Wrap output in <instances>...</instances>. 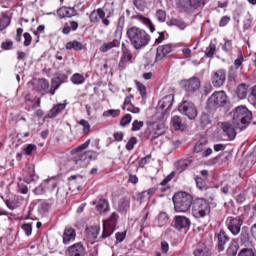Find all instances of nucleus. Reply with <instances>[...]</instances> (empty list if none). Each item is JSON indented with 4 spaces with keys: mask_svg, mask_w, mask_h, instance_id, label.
I'll return each mask as SVG.
<instances>
[{
    "mask_svg": "<svg viewBox=\"0 0 256 256\" xmlns=\"http://www.w3.org/2000/svg\"><path fill=\"white\" fill-rule=\"evenodd\" d=\"M126 35L134 49L139 50L143 47H147V44L151 41V36L148 35L147 31L137 26H132L127 29Z\"/></svg>",
    "mask_w": 256,
    "mask_h": 256,
    "instance_id": "1",
    "label": "nucleus"
},
{
    "mask_svg": "<svg viewBox=\"0 0 256 256\" xmlns=\"http://www.w3.org/2000/svg\"><path fill=\"white\" fill-rule=\"evenodd\" d=\"M252 119L253 114L247 107L238 106L233 111L232 125L235 129L243 131V129H247V126L251 123Z\"/></svg>",
    "mask_w": 256,
    "mask_h": 256,
    "instance_id": "2",
    "label": "nucleus"
},
{
    "mask_svg": "<svg viewBox=\"0 0 256 256\" xmlns=\"http://www.w3.org/2000/svg\"><path fill=\"white\" fill-rule=\"evenodd\" d=\"M173 203L177 213H187L193 205V196L187 192H178L173 196Z\"/></svg>",
    "mask_w": 256,
    "mask_h": 256,
    "instance_id": "3",
    "label": "nucleus"
},
{
    "mask_svg": "<svg viewBox=\"0 0 256 256\" xmlns=\"http://www.w3.org/2000/svg\"><path fill=\"white\" fill-rule=\"evenodd\" d=\"M211 213L209 202L203 198H198L192 204V215L195 219H205Z\"/></svg>",
    "mask_w": 256,
    "mask_h": 256,
    "instance_id": "4",
    "label": "nucleus"
},
{
    "mask_svg": "<svg viewBox=\"0 0 256 256\" xmlns=\"http://www.w3.org/2000/svg\"><path fill=\"white\" fill-rule=\"evenodd\" d=\"M229 101L227 93L225 91H215L207 101L208 109H219V107H225Z\"/></svg>",
    "mask_w": 256,
    "mask_h": 256,
    "instance_id": "5",
    "label": "nucleus"
},
{
    "mask_svg": "<svg viewBox=\"0 0 256 256\" xmlns=\"http://www.w3.org/2000/svg\"><path fill=\"white\" fill-rule=\"evenodd\" d=\"M59 184V176H53L44 180L40 186L35 188L34 193L35 195H43L47 191H55L57 185Z\"/></svg>",
    "mask_w": 256,
    "mask_h": 256,
    "instance_id": "6",
    "label": "nucleus"
},
{
    "mask_svg": "<svg viewBox=\"0 0 256 256\" xmlns=\"http://www.w3.org/2000/svg\"><path fill=\"white\" fill-rule=\"evenodd\" d=\"M225 223L232 235L237 236L241 233V227H243V218L241 216H229Z\"/></svg>",
    "mask_w": 256,
    "mask_h": 256,
    "instance_id": "7",
    "label": "nucleus"
},
{
    "mask_svg": "<svg viewBox=\"0 0 256 256\" xmlns=\"http://www.w3.org/2000/svg\"><path fill=\"white\" fill-rule=\"evenodd\" d=\"M119 219V215L116 213H112L108 220H105L103 223V239H107V237H111L115 231V227H117V220Z\"/></svg>",
    "mask_w": 256,
    "mask_h": 256,
    "instance_id": "8",
    "label": "nucleus"
},
{
    "mask_svg": "<svg viewBox=\"0 0 256 256\" xmlns=\"http://www.w3.org/2000/svg\"><path fill=\"white\" fill-rule=\"evenodd\" d=\"M178 111H180L182 115H186L190 120L197 118V107H195V104L191 101L184 100L178 107Z\"/></svg>",
    "mask_w": 256,
    "mask_h": 256,
    "instance_id": "9",
    "label": "nucleus"
},
{
    "mask_svg": "<svg viewBox=\"0 0 256 256\" xmlns=\"http://www.w3.org/2000/svg\"><path fill=\"white\" fill-rule=\"evenodd\" d=\"M97 152L93 150L86 151L76 157L73 158L75 165L79 167H87V163L92 161V159H97Z\"/></svg>",
    "mask_w": 256,
    "mask_h": 256,
    "instance_id": "10",
    "label": "nucleus"
},
{
    "mask_svg": "<svg viewBox=\"0 0 256 256\" xmlns=\"http://www.w3.org/2000/svg\"><path fill=\"white\" fill-rule=\"evenodd\" d=\"M181 85L187 93H195L201 89V80L197 77H192L181 81Z\"/></svg>",
    "mask_w": 256,
    "mask_h": 256,
    "instance_id": "11",
    "label": "nucleus"
},
{
    "mask_svg": "<svg viewBox=\"0 0 256 256\" xmlns=\"http://www.w3.org/2000/svg\"><path fill=\"white\" fill-rule=\"evenodd\" d=\"M227 75L225 73V70L223 69H219L215 72L212 73L211 75V83L213 85V87H223V85H225V79H226Z\"/></svg>",
    "mask_w": 256,
    "mask_h": 256,
    "instance_id": "12",
    "label": "nucleus"
},
{
    "mask_svg": "<svg viewBox=\"0 0 256 256\" xmlns=\"http://www.w3.org/2000/svg\"><path fill=\"white\" fill-rule=\"evenodd\" d=\"M215 238L217 242L216 247L219 253L225 251V246L227 245V243H229V235H227V232L221 230L218 233H216Z\"/></svg>",
    "mask_w": 256,
    "mask_h": 256,
    "instance_id": "13",
    "label": "nucleus"
},
{
    "mask_svg": "<svg viewBox=\"0 0 256 256\" xmlns=\"http://www.w3.org/2000/svg\"><path fill=\"white\" fill-rule=\"evenodd\" d=\"M179 5L184 11H191V9H198L201 5H205V0H180Z\"/></svg>",
    "mask_w": 256,
    "mask_h": 256,
    "instance_id": "14",
    "label": "nucleus"
},
{
    "mask_svg": "<svg viewBox=\"0 0 256 256\" xmlns=\"http://www.w3.org/2000/svg\"><path fill=\"white\" fill-rule=\"evenodd\" d=\"M171 51H173V44H164L158 46L156 50L155 62L162 61V59H165V57H167V55H169Z\"/></svg>",
    "mask_w": 256,
    "mask_h": 256,
    "instance_id": "15",
    "label": "nucleus"
},
{
    "mask_svg": "<svg viewBox=\"0 0 256 256\" xmlns=\"http://www.w3.org/2000/svg\"><path fill=\"white\" fill-rule=\"evenodd\" d=\"M76 238H77V230H75V228L71 226H67L64 229V232L62 235L64 245H69V243H73V241H75Z\"/></svg>",
    "mask_w": 256,
    "mask_h": 256,
    "instance_id": "16",
    "label": "nucleus"
},
{
    "mask_svg": "<svg viewBox=\"0 0 256 256\" xmlns=\"http://www.w3.org/2000/svg\"><path fill=\"white\" fill-rule=\"evenodd\" d=\"M57 15L59 19H65V17L71 18L77 15V10L75 7L62 6L57 10Z\"/></svg>",
    "mask_w": 256,
    "mask_h": 256,
    "instance_id": "17",
    "label": "nucleus"
},
{
    "mask_svg": "<svg viewBox=\"0 0 256 256\" xmlns=\"http://www.w3.org/2000/svg\"><path fill=\"white\" fill-rule=\"evenodd\" d=\"M221 129L225 135L230 139V141H233L235 137H237V132L235 131V126L229 122H224L221 124Z\"/></svg>",
    "mask_w": 256,
    "mask_h": 256,
    "instance_id": "18",
    "label": "nucleus"
},
{
    "mask_svg": "<svg viewBox=\"0 0 256 256\" xmlns=\"http://www.w3.org/2000/svg\"><path fill=\"white\" fill-rule=\"evenodd\" d=\"M173 100H174L173 94H169V95L163 97L159 101L158 107L160 109H162V111H169V109H171V107H173Z\"/></svg>",
    "mask_w": 256,
    "mask_h": 256,
    "instance_id": "19",
    "label": "nucleus"
},
{
    "mask_svg": "<svg viewBox=\"0 0 256 256\" xmlns=\"http://www.w3.org/2000/svg\"><path fill=\"white\" fill-rule=\"evenodd\" d=\"M105 15V10L102 8L93 10L89 16L90 23H99L101 19H105Z\"/></svg>",
    "mask_w": 256,
    "mask_h": 256,
    "instance_id": "20",
    "label": "nucleus"
},
{
    "mask_svg": "<svg viewBox=\"0 0 256 256\" xmlns=\"http://www.w3.org/2000/svg\"><path fill=\"white\" fill-rule=\"evenodd\" d=\"M68 252L70 256H85V247L81 243H76L69 247Z\"/></svg>",
    "mask_w": 256,
    "mask_h": 256,
    "instance_id": "21",
    "label": "nucleus"
},
{
    "mask_svg": "<svg viewBox=\"0 0 256 256\" xmlns=\"http://www.w3.org/2000/svg\"><path fill=\"white\" fill-rule=\"evenodd\" d=\"M174 221L176 229H185L191 225V220L185 216H175Z\"/></svg>",
    "mask_w": 256,
    "mask_h": 256,
    "instance_id": "22",
    "label": "nucleus"
},
{
    "mask_svg": "<svg viewBox=\"0 0 256 256\" xmlns=\"http://www.w3.org/2000/svg\"><path fill=\"white\" fill-rule=\"evenodd\" d=\"M25 177L24 181L26 183H31L35 179V165L34 164H28L27 167L24 170Z\"/></svg>",
    "mask_w": 256,
    "mask_h": 256,
    "instance_id": "23",
    "label": "nucleus"
},
{
    "mask_svg": "<svg viewBox=\"0 0 256 256\" xmlns=\"http://www.w3.org/2000/svg\"><path fill=\"white\" fill-rule=\"evenodd\" d=\"M65 107H67V105L64 103L55 105L46 115V119H55L61 111H64Z\"/></svg>",
    "mask_w": 256,
    "mask_h": 256,
    "instance_id": "24",
    "label": "nucleus"
},
{
    "mask_svg": "<svg viewBox=\"0 0 256 256\" xmlns=\"http://www.w3.org/2000/svg\"><path fill=\"white\" fill-rule=\"evenodd\" d=\"M133 59V55L131 54V51L129 49H125L122 52V57L119 62V69H125L127 67V63Z\"/></svg>",
    "mask_w": 256,
    "mask_h": 256,
    "instance_id": "25",
    "label": "nucleus"
},
{
    "mask_svg": "<svg viewBox=\"0 0 256 256\" xmlns=\"http://www.w3.org/2000/svg\"><path fill=\"white\" fill-rule=\"evenodd\" d=\"M121 45V41L119 39H113L111 42H106L102 44L100 47L101 53H107L111 51V49H115V47H119Z\"/></svg>",
    "mask_w": 256,
    "mask_h": 256,
    "instance_id": "26",
    "label": "nucleus"
},
{
    "mask_svg": "<svg viewBox=\"0 0 256 256\" xmlns=\"http://www.w3.org/2000/svg\"><path fill=\"white\" fill-rule=\"evenodd\" d=\"M131 207V200L129 198L123 197L118 201V211L120 213H127Z\"/></svg>",
    "mask_w": 256,
    "mask_h": 256,
    "instance_id": "27",
    "label": "nucleus"
},
{
    "mask_svg": "<svg viewBox=\"0 0 256 256\" xmlns=\"http://www.w3.org/2000/svg\"><path fill=\"white\" fill-rule=\"evenodd\" d=\"M236 94L240 99H247V95H249V85L245 83L238 85Z\"/></svg>",
    "mask_w": 256,
    "mask_h": 256,
    "instance_id": "28",
    "label": "nucleus"
},
{
    "mask_svg": "<svg viewBox=\"0 0 256 256\" xmlns=\"http://www.w3.org/2000/svg\"><path fill=\"white\" fill-rule=\"evenodd\" d=\"M92 205H96L97 211L99 213H106L109 210V203L105 199H99V201H93Z\"/></svg>",
    "mask_w": 256,
    "mask_h": 256,
    "instance_id": "29",
    "label": "nucleus"
},
{
    "mask_svg": "<svg viewBox=\"0 0 256 256\" xmlns=\"http://www.w3.org/2000/svg\"><path fill=\"white\" fill-rule=\"evenodd\" d=\"M11 25V15L9 13H4L0 17V31H5L7 27Z\"/></svg>",
    "mask_w": 256,
    "mask_h": 256,
    "instance_id": "30",
    "label": "nucleus"
},
{
    "mask_svg": "<svg viewBox=\"0 0 256 256\" xmlns=\"http://www.w3.org/2000/svg\"><path fill=\"white\" fill-rule=\"evenodd\" d=\"M100 228L98 226H92L86 229V237L90 241H94L99 236Z\"/></svg>",
    "mask_w": 256,
    "mask_h": 256,
    "instance_id": "31",
    "label": "nucleus"
},
{
    "mask_svg": "<svg viewBox=\"0 0 256 256\" xmlns=\"http://www.w3.org/2000/svg\"><path fill=\"white\" fill-rule=\"evenodd\" d=\"M171 125L175 129V131H179L181 129H185V124L180 116H173L171 119Z\"/></svg>",
    "mask_w": 256,
    "mask_h": 256,
    "instance_id": "32",
    "label": "nucleus"
},
{
    "mask_svg": "<svg viewBox=\"0 0 256 256\" xmlns=\"http://www.w3.org/2000/svg\"><path fill=\"white\" fill-rule=\"evenodd\" d=\"M239 251V245L235 240H232L226 249V255L227 256H237V253Z\"/></svg>",
    "mask_w": 256,
    "mask_h": 256,
    "instance_id": "33",
    "label": "nucleus"
},
{
    "mask_svg": "<svg viewBox=\"0 0 256 256\" xmlns=\"http://www.w3.org/2000/svg\"><path fill=\"white\" fill-rule=\"evenodd\" d=\"M65 49H67V51H71V49H73L74 51H82L83 43H81L77 40L70 41V42L66 43Z\"/></svg>",
    "mask_w": 256,
    "mask_h": 256,
    "instance_id": "34",
    "label": "nucleus"
},
{
    "mask_svg": "<svg viewBox=\"0 0 256 256\" xmlns=\"http://www.w3.org/2000/svg\"><path fill=\"white\" fill-rule=\"evenodd\" d=\"M163 132H161V130L159 129V126L157 125H153L152 127H150L148 129V134H147V137L149 139H157V137H160V135L162 134Z\"/></svg>",
    "mask_w": 256,
    "mask_h": 256,
    "instance_id": "35",
    "label": "nucleus"
},
{
    "mask_svg": "<svg viewBox=\"0 0 256 256\" xmlns=\"http://www.w3.org/2000/svg\"><path fill=\"white\" fill-rule=\"evenodd\" d=\"M194 256H211V251L205 245H200L194 250Z\"/></svg>",
    "mask_w": 256,
    "mask_h": 256,
    "instance_id": "36",
    "label": "nucleus"
},
{
    "mask_svg": "<svg viewBox=\"0 0 256 256\" xmlns=\"http://www.w3.org/2000/svg\"><path fill=\"white\" fill-rule=\"evenodd\" d=\"M156 223L159 227H165V225H167V223H169V215L165 212H160Z\"/></svg>",
    "mask_w": 256,
    "mask_h": 256,
    "instance_id": "37",
    "label": "nucleus"
},
{
    "mask_svg": "<svg viewBox=\"0 0 256 256\" xmlns=\"http://www.w3.org/2000/svg\"><path fill=\"white\" fill-rule=\"evenodd\" d=\"M139 21L149 29L150 33H154L155 25H153V22H151L149 18H146L145 16H139Z\"/></svg>",
    "mask_w": 256,
    "mask_h": 256,
    "instance_id": "38",
    "label": "nucleus"
},
{
    "mask_svg": "<svg viewBox=\"0 0 256 256\" xmlns=\"http://www.w3.org/2000/svg\"><path fill=\"white\" fill-rule=\"evenodd\" d=\"M91 145V140L88 139L85 141V143L79 145L78 147L71 150V155H76V153H81L82 151H85Z\"/></svg>",
    "mask_w": 256,
    "mask_h": 256,
    "instance_id": "39",
    "label": "nucleus"
},
{
    "mask_svg": "<svg viewBox=\"0 0 256 256\" xmlns=\"http://www.w3.org/2000/svg\"><path fill=\"white\" fill-rule=\"evenodd\" d=\"M134 5L139 11H145L149 5V0H134Z\"/></svg>",
    "mask_w": 256,
    "mask_h": 256,
    "instance_id": "40",
    "label": "nucleus"
},
{
    "mask_svg": "<svg viewBox=\"0 0 256 256\" xmlns=\"http://www.w3.org/2000/svg\"><path fill=\"white\" fill-rule=\"evenodd\" d=\"M195 181L197 189H199L200 191H207V183L204 181L203 178L197 176L195 178Z\"/></svg>",
    "mask_w": 256,
    "mask_h": 256,
    "instance_id": "41",
    "label": "nucleus"
},
{
    "mask_svg": "<svg viewBox=\"0 0 256 256\" xmlns=\"http://www.w3.org/2000/svg\"><path fill=\"white\" fill-rule=\"evenodd\" d=\"M71 82L74 85H83V83H85V77H83V75H81V74H74L71 77Z\"/></svg>",
    "mask_w": 256,
    "mask_h": 256,
    "instance_id": "42",
    "label": "nucleus"
},
{
    "mask_svg": "<svg viewBox=\"0 0 256 256\" xmlns=\"http://www.w3.org/2000/svg\"><path fill=\"white\" fill-rule=\"evenodd\" d=\"M216 50L217 46L215 45V43L210 42L209 46L206 48L205 56L210 58L213 57V55H215Z\"/></svg>",
    "mask_w": 256,
    "mask_h": 256,
    "instance_id": "43",
    "label": "nucleus"
},
{
    "mask_svg": "<svg viewBox=\"0 0 256 256\" xmlns=\"http://www.w3.org/2000/svg\"><path fill=\"white\" fill-rule=\"evenodd\" d=\"M34 151H37V145L35 144H26L23 146V152L26 155H33Z\"/></svg>",
    "mask_w": 256,
    "mask_h": 256,
    "instance_id": "44",
    "label": "nucleus"
},
{
    "mask_svg": "<svg viewBox=\"0 0 256 256\" xmlns=\"http://www.w3.org/2000/svg\"><path fill=\"white\" fill-rule=\"evenodd\" d=\"M121 115V110L110 109L103 112V117H119Z\"/></svg>",
    "mask_w": 256,
    "mask_h": 256,
    "instance_id": "45",
    "label": "nucleus"
},
{
    "mask_svg": "<svg viewBox=\"0 0 256 256\" xmlns=\"http://www.w3.org/2000/svg\"><path fill=\"white\" fill-rule=\"evenodd\" d=\"M79 125L83 127V133L89 135V132L91 131V124H89V121L82 119L80 120Z\"/></svg>",
    "mask_w": 256,
    "mask_h": 256,
    "instance_id": "46",
    "label": "nucleus"
},
{
    "mask_svg": "<svg viewBox=\"0 0 256 256\" xmlns=\"http://www.w3.org/2000/svg\"><path fill=\"white\" fill-rule=\"evenodd\" d=\"M200 123H201L202 127H207V125H209L211 123V117L209 116V114L203 113L200 116Z\"/></svg>",
    "mask_w": 256,
    "mask_h": 256,
    "instance_id": "47",
    "label": "nucleus"
},
{
    "mask_svg": "<svg viewBox=\"0 0 256 256\" xmlns=\"http://www.w3.org/2000/svg\"><path fill=\"white\" fill-rule=\"evenodd\" d=\"M156 18L160 23H165L167 19V12H165L164 10H158L156 12Z\"/></svg>",
    "mask_w": 256,
    "mask_h": 256,
    "instance_id": "48",
    "label": "nucleus"
},
{
    "mask_svg": "<svg viewBox=\"0 0 256 256\" xmlns=\"http://www.w3.org/2000/svg\"><path fill=\"white\" fill-rule=\"evenodd\" d=\"M137 89L142 97V99H145L147 97V87L143 85L142 83H136Z\"/></svg>",
    "mask_w": 256,
    "mask_h": 256,
    "instance_id": "49",
    "label": "nucleus"
},
{
    "mask_svg": "<svg viewBox=\"0 0 256 256\" xmlns=\"http://www.w3.org/2000/svg\"><path fill=\"white\" fill-rule=\"evenodd\" d=\"M143 125H145L143 121L134 120L132 123L131 131H141V129H143Z\"/></svg>",
    "mask_w": 256,
    "mask_h": 256,
    "instance_id": "50",
    "label": "nucleus"
},
{
    "mask_svg": "<svg viewBox=\"0 0 256 256\" xmlns=\"http://www.w3.org/2000/svg\"><path fill=\"white\" fill-rule=\"evenodd\" d=\"M133 117L131 116V114H125L122 119L120 120V125L122 127H125L127 125H129V123H131Z\"/></svg>",
    "mask_w": 256,
    "mask_h": 256,
    "instance_id": "51",
    "label": "nucleus"
},
{
    "mask_svg": "<svg viewBox=\"0 0 256 256\" xmlns=\"http://www.w3.org/2000/svg\"><path fill=\"white\" fill-rule=\"evenodd\" d=\"M135 145H137V137H131L126 144L127 151H133Z\"/></svg>",
    "mask_w": 256,
    "mask_h": 256,
    "instance_id": "52",
    "label": "nucleus"
},
{
    "mask_svg": "<svg viewBox=\"0 0 256 256\" xmlns=\"http://www.w3.org/2000/svg\"><path fill=\"white\" fill-rule=\"evenodd\" d=\"M238 256H255V250L252 248H244L238 253Z\"/></svg>",
    "mask_w": 256,
    "mask_h": 256,
    "instance_id": "53",
    "label": "nucleus"
},
{
    "mask_svg": "<svg viewBox=\"0 0 256 256\" xmlns=\"http://www.w3.org/2000/svg\"><path fill=\"white\" fill-rule=\"evenodd\" d=\"M51 209V205L47 202H42L38 208L39 213L45 214Z\"/></svg>",
    "mask_w": 256,
    "mask_h": 256,
    "instance_id": "54",
    "label": "nucleus"
},
{
    "mask_svg": "<svg viewBox=\"0 0 256 256\" xmlns=\"http://www.w3.org/2000/svg\"><path fill=\"white\" fill-rule=\"evenodd\" d=\"M5 205L8 207V209H10L11 211H13L14 209H17V207H19V204L17 203V201L15 200H5Z\"/></svg>",
    "mask_w": 256,
    "mask_h": 256,
    "instance_id": "55",
    "label": "nucleus"
},
{
    "mask_svg": "<svg viewBox=\"0 0 256 256\" xmlns=\"http://www.w3.org/2000/svg\"><path fill=\"white\" fill-rule=\"evenodd\" d=\"M22 230L24 231L25 235H27V237H29V235H31V233H33V226H31V224H29V223H25L22 225Z\"/></svg>",
    "mask_w": 256,
    "mask_h": 256,
    "instance_id": "56",
    "label": "nucleus"
},
{
    "mask_svg": "<svg viewBox=\"0 0 256 256\" xmlns=\"http://www.w3.org/2000/svg\"><path fill=\"white\" fill-rule=\"evenodd\" d=\"M23 37H24V47H29V45H31V42L33 41V37H31V34H29V32H25Z\"/></svg>",
    "mask_w": 256,
    "mask_h": 256,
    "instance_id": "57",
    "label": "nucleus"
},
{
    "mask_svg": "<svg viewBox=\"0 0 256 256\" xmlns=\"http://www.w3.org/2000/svg\"><path fill=\"white\" fill-rule=\"evenodd\" d=\"M236 79H237V71L230 69L228 73V81L235 83Z\"/></svg>",
    "mask_w": 256,
    "mask_h": 256,
    "instance_id": "58",
    "label": "nucleus"
},
{
    "mask_svg": "<svg viewBox=\"0 0 256 256\" xmlns=\"http://www.w3.org/2000/svg\"><path fill=\"white\" fill-rule=\"evenodd\" d=\"M205 151V144L203 143H197L194 147L195 153H203Z\"/></svg>",
    "mask_w": 256,
    "mask_h": 256,
    "instance_id": "59",
    "label": "nucleus"
},
{
    "mask_svg": "<svg viewBox=\"0 0 256 256\" xmlns=\"http://www.w3.org/2000/svg\"><path fill=\"white\" fill-rule=\"evenodd\" d=\"M232 48L233 43L231 42V40L226 41L222 47L223 51H225L226 53H229V51H231Z\"/></svg>",
    "mask_w": 256,
    "mask_h": 256,
    "instance_id": "60",
    "label": "nucleus"
},
{
    "mask_svg": "<svg viewBox=\"0 0 256 256\" xmlns=\"http://www.w3.org/2000/svg\"><path fill=\"white\" fill-rule=\"evenodd\" d=\"M18 188H19V192L22 195H27V193H29V188L25 184H22V183L18 184Z\"/></svg>",
    "mask_w": 256,
    "mask_h": 256,
    "instance_id": "61",
    "label": "nucleus"
},
{
    "mask_svg": "<svg viewBox=\"0 0 256 256\" xmlns=\"http://www.w3.org/2000/svg\"><path fill=\"white\" fill-rule=\"evenodd\" d=\"M139 199H140V203H145V201H149L150 196H149V193H147V191H143L140 196H139Z\"/></svg>",
    "mask_w": 256,
    "mask_h": 256,
    "instance_id": "62",
    "label": "nucleus"
},
{
    "mask_svg": "<svg viewBox=\"0 0 256 256\" xmlns=\"http://www.w3.org/2000/svg\"><path fill=\"white\" fill-rule=\"evenodd\" d=\"M231 21L229 16H223L219 22V27H226V25Z\"/></svg>",
    "mask_w": 256,
    "mask_h": 256,
    "instance_id": "63",
    "label": "nucleus"
},
{
    "mask_svg": "<svg viewBox=\"0 0 256 256\" xmlns=\"http://www.w3.org/2000/svg\"><path fill=\"white\" fill-rule=\"evenodd\" d=\"M125 232H117L115 237H116V243H122V241L125 240Z\"/></svg>",
    "mask_w": 256,
    "mask_h": 256,
    "instance_id": "64",
    "label": "nucleus"
}]
</instances>
